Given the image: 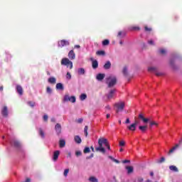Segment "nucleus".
Here are the masks:
<instances>
[{"instance_id": "3c124183", "label": "nucleus", "mask_w": 182, "mask_h": 182, "mask_svg": "<svg viewBox=\"0 0 182 182\" xmlns=\"http://www.w3.org/2000/svg\"><path fill=\"white\" fill-rule=\"evenodd\" d=\"M43 119L44 122H48V119H49V117H48L47 114L43 115Z\"/></svg>"}, {"instance_id": "864d4df0", "label": "nucleus", "mask_w": 182, "mask_h": 182, "mask_svg": "<svg viewBox=\"0 0 182 182\" xmlns=\"http://www.w3.org/2000/svg\"><path fill=\"white\" fill-rule=\"evenodd\" d=\"M77 123H82L83 122V119L79 118L78 119H76Z\"/></svg>"}, {"instance_id": "7c9ffc66", "label": "nucleus", "mask_w": 182, "mask_h": 182, "mask_svg": "<svg viewBox=\"0 0 182 182\" xmlns=\"http://www.w3.org/2000/svg\"><path fill=\"white\" fill-rule=\"evenodd\" d=\"M178 147V144H176L168 152V154H171V153H174V150H176Z\"/></svg>"}, {"instance_id": "2eb2a0df", "label": "nucleus", "mask_w": 182, "mask_h": 182, "mask_svg": "<svg viewBox=\"0 0 182 182\" xmlns=\"http://www.w3.org/2000/svg\"><path fill=\"white\" fill-rule=\"evenodd\" d=\"M59 154H60V151H55L53 153V161H56L58 159H59Z\"/></svg>"}, {"instance_id": "09e8293b", "label": "nucleus", "mask_w": 182, "mask_h": 182, "mask_svg": "<svg viewBox=\"0 0 182 182\" xmlns=\"http://www.w3.org/2000/svg\"><path fill=\"white\" fill-rule=\"evenodd\" d=\"M28 105H29V106H31V107H35V102H28Z\"/></svg>"}, {"instance_id": "5701e85b", "label": "nucleus", "mask_w": 182, "mask_h": 182, "mask_svg": "<svg viewBox=\"0 0 182 182\" xmlns=\"http://www.w3.org/2000/svg\"><path fill=\"white\" fill-rule=\"evenodd\" d=\"M56 89L57 90H63V84L58 82L56 84Z\"/></svg>"}, {"instance_id": "0e129e2a", "label": "nucleus", "mask_w": 182, "mask_h": 182, "mask_svg": "<svg viewBox=\"0 0 182 182\" xmlns=\"http://www.w3.org/2000/svg\"><path fill=\"white\" fill-rule=\"evenodd\" d=\"M0 92H4V86L0 87Z\"/></svg>"}, {"instance_id": "ddd939ff", "label": "nucleus", "mask_w": 182, "mask_h": 182, "mask_svg": "<svg viewBox=\"0 0 182 182\" xmlns=\"http://www.w3.org/2000/svg\"><path fill=\"white\" fill-rule=\"evenodd\" d=\"M101 140L102 141V144H105L107 149L108 150H110V144H109V141H107V139L102 137Z\"/></svg>"}, {"instance_id": "a211bd4d", "label": "nucleus", "mask_w": 182, "mask_h": 182, "mask_svg": "<svg viewBox=\"0 0 182 182\" xmlns=\"http://www.w3.org/2000/svg\"><path fill=\"white\" fill-rule=\"evenodd\" d=\"M59 146L60 149H63V147L66 146V141H65V139H60Z\"/></svg>"}, {"instance_id": "cd10ccee", "label": "nucleus", "mask_w": 182, "mask_h": 182, "mask_svg": "<svg viewBox=\"0 0 182 182\" xmlns=\"http://www.w3.org/2000/svg\"><path fill=\"white\" fill-rule=\"evenodd\" d=\"M96 55H97L98 56H105V55H106V53L105 52V50H98L96 52Z\"/></svg>"}, {"instance_id": "412c9836", "label": "nucleus", "mask_w": 182, "mask_h": 182, "mask_svg": "<svg viewBox=\"0 0 182 182\" xmlns=\"http://www.w3.org/2000/svg\"><path fill=\"white\" fill-rule=\"evenodd\" d=\"M74 140L77 144H80V143H82V139L77 135L75 136Z\"/></svg>"}, {"instance_id": "052dcab7", "label": "nucleus", "mask_w": 182, "mask_h": 182, "mask_svg": "<svg viewBox=\"0 0 182 182\" xmlns=\"http://www.w3.org/2000/svg\"><path fill=\"white\" fill-rule=\"evenodd\" d=\"M133 29L134 31H140V27H134Z\"/></svg>"}, {"instance_id": "c9c22d12", "label": "nucleus", "mask_w": 182, "mask_h": 182, "mask_svg": "<svg viewBox=\"0 0 182 182\" xmlns=\"http://www.w3.org/2000/svg\"><path fill=\"white\" fill-rule=\"evenodd\" d=\"M89 181H90V182H99V181H97V178H96L94 176L90 177Z\"/></svg>"}, {"instance_id": "e433bc0d", "label": "nucleus", "mask_w": 182, "mask_h": 182, "mask_svg": "<svg viewBox=\"0 0 182 182\" xmlns=\"http://www.w3.org/2000/svg\"><path fill=\"white\" fill-rule=\"evenodd\" d=\"M77 73L78 75H85V68H79Z\"/></svg>"}, {"instance_id": "a19ab883", "label": "nucleus", "mask_w": 182, "mask_h": 182, "mask_svg": "<svg viewBox=\"0 0 182 182\" xmlns=\"http://www.w3.org/2000/svg\"><path fill=\"white\" fill-rule=\"evenodd\" d=\"M88 129H89V127L87 126H85V128H84V133H85V137H87V134H89L87 133Z\"/></svg>"}, {"instance_id": "7ed1b4c3", "label": "nucleus", "mask_w": 182, "mask_h": 182, "mask_svg": "<svg viewBox=\"0 0 182 182\" xmlns=\"http://www.w3.org/2000/svg\"><path fill=\"white\" fill-rule=\"evenodd\" d=\"M99 146L95 148V151H100L102 154H106V149L103 147V141H102V138L98 139Z\"/></svg>"}, {"instance_id": "aec40b11", "label": "nucleus", "mask_w": 182, "mask_h": 182, "mask_svg": "<svg viewBox=\"0 0 182 182\" xmlns=\"http://www.w3.org/2000/svg\"><path fill=\"white\" fill-rule=\"evenodd\" d=\"M110 68H112V63H110V61H107L106 63L104 65V69L107 70L108 69H110Z\"/></svg>"}, {"instance_id": "b1692460", "label": "nucleus", "mask_w": 182, "mask_h": 182, "mask_svg": "<svg viewBox=\"0 0 182 182\" xmlns=\"http://www.w3.org/2000/svg\"><path fill=\"white\" fill-rule=\"evenodd\" d=\"M126 170H127L128 174H132V173H133L134 169L133 166H126Z\"/></svg>"}, {"instance_id": "f704fd0d", "label": "nucleus", "mask_w": 182, "mask_h": 182, "mask_svg": "<svg viewBox=\"0 0 182 182\" xmlns=\"http://www.w3.org/2000/svg\"><path fill=\"white\" fill-rule=\"evenodd\" d=\"M149 126H150V127H153V126H159V124H157V122H156V121H151L149 122Z\"/></svg>"}, {"instance_id": "de8ad7c7", "label": "nucleus", "mask_w": 182, "mask_h": 182, "mask_svg": "<svg viewBox=\"0 0 182 182\" xmlns=\"http://www.w3.org/2000/svg\"><path fill=\"white\" fill-rule=\"evenodd\" d=\"M144 29H145L146 32H151V31H152L151 28H149L148 26H145Z\"/></svg>"}, {"instance_id": "423d86ee", "label": "nucleus", "mask_w": 182, "mask_h": 182, "mask_svg": "<svg viewBox=\"0 0 182 182\" xmlns=\"http://www.w3.org/2000/svg\"><path fill=\"white\" fill-rule=\"evenodd\" d=\"M64 102H71V103H75L76 102V97L75 96L70 97L69 95H65L63 98Z\"/></svg>"}, {"instance_id": "ea45409f", "label": "nucleus", "mask_w": 182, "mask_h": 182, "mask_svg": "<svg viewBox=\"0 0 182 182\" xmlns=\"http://www.w3.org/2000/svg\"><path fill=\"white\" fill-rule=\"evenodd\" d=\"M39 134L43 139L45 137V132L42 130V128L39 129Z\"/></svg>"}, {"instance_id": "4d7b16f0", "label": "nucleus", "mask_w": 182, "mask_h": 182, "mask_svg": "<svg viewBox=\"0 0 182 182\" xmlns=\"http://www.w3.org/2000/svg\"><path fill=\"white\" fill-rule=\"evenodd\" d=\"M170 65H171V66L173 68V69H174V61L171 60V61H170Z\"/></svg>"}, {"instance_id": "f8f14e48", "label": "nucleus", "mask_w": 182, "mask_h": 182, "mask_svg": "<svg viewBox=\"0 0 182 182\" xmlns=\"http://www.w3.org/2000/svg\"><path fill=\"white\" fill-rule=\"evenodd\" d=\"M68 58L70 59V60H74L76 58V54L75 53V51L73 50H70L68 53Z\"/></svg>"}, {"instance_id": "20e7f679", "label": "nucleus", "mask_w": 182, "mask_h": 182, "mask_svg": "<svg viewBox=\"0 0 182 182\" xmlns=\"http://www.w3.org/2000/svg\"><path fill=\"white\" fill-rule=\"evenodd\" d=\"M114 107L116 109V112L119 113V112H123L124 109V102H119L114 104Z\"/></svg>"}, {"instance_id": "0eeeda50", "label": "nucleus", "mask_w": 182, "mask_h": 182, "mask_svg": "<svg viewBox=\"0 0 182 182\" xmlns=\"http://www.w3.org/2000/svg\"><path fill=\"white\" fill-rule=\"evenodd\" d=\"M70 43L66 40H61L58 42V46L60 48H63V46H69Z\"/></svg>"}, {"instance_id": "bf43d9fd", "label": "nucleus", "mask_w": 182, "mask_h": 182, "mask_svg": "<svg viewBox=\"0 0 182 182\" xmlns=\"http://www.w3.org/2000/svg\"><path fill=\"white\" fill-rule=\"evenodd\" d=\"M93 156H94V154H91L90 156H87V159H92Z\"/></svg>"}, {"instance_id": "4be33fe9", "label": "nucleus", "mask_w": 182, "mask_h": 182, "mask_svg": "<svg viewBox=\"0 0 182 182\" xmlns=\"http://www.w3.org/2000/svg\"><path fill=\"white\" fill-rule=\"evenodd\" d=\"M116 92V90H111L107 95V98L108 99H112L113 98V95H114V92Z\"/></svg>"}, {"instance_id": "8fccbe9b", "label": "nucleus", "mask_w": 182, "mask_h": 182, "mask_svg": "<svg viewBox=\"0 0 182 182\" xmlns=\"http://www.w3.org/2000/svg\"><path fill=\"white\" fill-rule=\"evenodd\" d=\"M46 92L50 95V93H52V89H50V87H47Z\"/></svg>"}, {"instance_id": "603ef678", "label": "nucleus", "mask_w": 182, "mask_h": 182, "mask_svg": "<svg viewBox=\"0 0 182 182\" xmlns=\"http://www.w3.org/2000/svg\"><path fill=\"white\" fill-rule=\"evenodd\" d=\"M159 53H161V55H166V50L164 49L159 50Z\"/></svg>"}, {"instance_id": "e2e57ef3", "label": "nucleus", "mask_w": 182, "mask_h": 182, "mask_svg": "<svg viewBox=\"0 0 182 182\" xmlns=\"http://www.w3.org/2000/svg\"><path fill=\"white\" fill-rule=\"evenodd\" d=\"M74 48L75 49H80V46L79 45H75Z\"/></svg>"}, {"instance_id": "c756f323", "label": "nucleus", "mask_w": 182, "mask_h": 182, "mask_svg": "<svg viewBox=\"0 0 182 182\" xmlns=\"http://www.w3.org/2000/svg\"><path fill=\"white\" fill-rule=\"evenodd\" d=\"M108 159H110V160H112V161H114V163H117V164H119V163H120V161L114 158H113V156H109Z\"/></svg>"}, {"instance_id": "39448f33", "label": "nucleus", "mask_w": 182, "mask_h": 182, "mask_svg": "<svg viewBox=\"0 0 182 182\" xmlns=\"http://www.w3.org/2000/svg\"><path fill=\"white\" fill-rule=\"evenodd\" d=\"M134 122L130 125H128L127 127V129H128V130H129L130 132H136V127L137 126V124H139V123H140L139 122V120H137V117L134 118Z\"/></svg>"}, {"instance_id": "6e6552de", "label": "nucleus", "mask_w": 182, "mask_h": 182, "mask_svg": "<svg viewBox=\"0 0 182 182\" xmlns=\"http://www.w3.org/2000/svg\"><path fill=\"white\" fill-rule=\"evenodd\" d=\"M1 114L3 117H8L9 112L8 107L4 106L1 109Z\"/></svg>"}, {"instance_id": "2f4dec72", "label": "nucleus", "mask_w": 182, "mask_h": 182, "mask_svg": "<svg viewBox=\"0 0 182 182\" xmlns=\"http://www.w3.org/2000/svg\"><path fill=\"white\" fill-rule=\"evenodd\" d=\"M148 70L149 72H154L156 73L157 72V68H156V67H149L148 68Z\"/></svg>"}, {"instance_id": "bb28decb", "label": "nucleus", "mask_w": 182, "mask_h": 182, "mask_svg": "<svg viewBox=\"0 0 182 182\" xmlns=\"http://www.w3.org/2000/svg\"><path fill=\"white\" fill-rule=\"evenodd\" d=\"M134 182H144V178H143L141 176H138L135 178Z\"/></svg>"}, {"instance_id": "c03bdc74", "label": "nucleus", "mask_w": 182, "mask_h": 182, "mask_svg": "<svg viewBox=\"0 0 182 182\" xmlns=\"http://www.w3.org/2000/svg\"><path fill=\"white\" fill-rule=\"evenodd\" d=\"M155 75L156 76H164V73L159 72L156 70V72H155Z\"/></svg>"}, {"instance_id": "a878e982", "label": "nucleus", "mask_w": 182, "mask_h": 182, "mask_svg": "<svg viewBox=\"0 0 182 182\" xmlns=\"http://www.w3.org/2000/svg\"><path fill=\"white\" fill-rule=\"evenodd\" d=\"M48 82L51 83L52 85H55V83H56V78H55L54 77L48 78Z\"/></svg>"}, {"instance_id": "c85d7f7f", "label": "nucleus", "mask_w": 182, "mask_h": 182, "mask_svg": "<svg viewBox=\"0 0 182 182\" xmlns=\"http://www.w3.org/2000/svg\"><path fill=\"white\" fill-rule=\"evenodd\" d=\"M169 169L171 170V171H175L176 173L178 171V168H177V166H169Z\"/></svg>"}, {"instance_id": "9b49d317", "label": "nucleus", "mask_w": 182, "mask_h": 182, "mask_svg": "<svg viewBox=\"0 0 182 182\" xmlns=\"http://www.w3.org/2000/svg\"><path fill=\"white\" fill-rule=\"evenodd\" d=\"M90 60L92 61V69H97L99 68V63L97 61V60L90 58Z\"/></svg>"}, {"instance_id": "a18cd8bd", "label": "nucleus", "mask_w": 182, "mask_h": 182, "mask_svg": "<svg viewBox=\"0 0 182 182\" xmlns=\"http://www.w3.org/2000/svg\"><path fill=\"white\" fill-rule=\"evenodd\" d=\"M119 146L120 147H124V146H126V142L124 141H120Z\"/></svg>"}, {"instance_id": "338daca9", "label": "nucleus", "mask_w": 182, "mask_h": 182, "mask_svg": "<svg viewBox=\"0 0 182 182\" xmlns=\"http://www.w3.org/2000/svg\"><path fill=\"white\" fill-rule=\"evenodd\" d=\"M68 157H72V154L70 152L68 153Z\"/></svg>"}, {"instance_id": "774afa93", "label": "nucleus", "mask_w": 182, "mask_h": 182, "mask_svg": "<svg viewBox=\"0 0 182 182\" xmlns=\"http://www.w3.org/2000/svg\"><path fill=\"white\" fill-rule=\"evenodd\" d=\"M150 176H151V177H153V176H154V173L153 171H151L150 172Z\"/></svg>"}, {"instance_id": "58836bf2", "label": "nucleus", "mask_w": 182, "mask_h": 182, "mask_svg": "<svg viewBox=\"0 0 182 182\" xmlns=\"http://www.w3.org/2000/svg\"><path fill=\"white\" fill-rule=\"evenodd\" d=\"M109 43H110V41L107 39H105L102 41L103 46H107V45H109Z\"/></svg>"}, {"instance_id": "f3484780", "label": "nucleus", "mask_w": 182, "mask_h": 182, "mask_svg": "<svg viewBox=\"0 0 182 182\" xmlns=\"http://www.w3.org/2000/svg\"><path fill=\"white\" fill-rule=\"evenodd\" d=\"M16 91L20 95V96H22L23 95V89L22 88V86L21 85H17L16 86Z\"/></svg>"}, {"instance_id": "f257e3e1", "label": "nucleus", "mask_w": 182, "mask_h": 182, "mask_svg": "<svg viewBox=\"0 0 182 182\" xmlns=\"http://www.w3.org/2000/svg\"><path fill=\"white\" fill-rule=\"evenodd\" d=\"M117 83V78L115 76H109L107 78L108 87H113Z\"/></svg>"}, {"instance_id": "dca6fc26", "label": "nucleus", "mask_w": 182, "mask_h": 182, "mask_svg": "<svg viewBox=\"0 0 182 182\" xmlns=\"http://www.w3.org/2000/svg\"><path fill=\"white\" fill-rule=\"evenodd\" d=\"M147 125H140L139 127V129L140 130V132H141V133H146V132H147Z\"/></svg>"}, {"instance_id": "4468645a", "label": "nucleus", "mask_w": 182, "mask_h": 182, "mask_svg": "<svg viewBox=\"0 0 182 182\" xmlns=\"http://www.w3.org/2000/svg\"><path fill=\"white\" fill-rule=\"evenodd\" d=\"M105 76H106V75H105L103 73H99L97 75L96 79H97V80L102 82V80H103V79H105Z\"/></svg>"}, {"instance_id": "680f3d73", "label": "nucleus", "mask_w": 182, "mask_h": 182, "mask_svg": "<svg viewBox=\"0 0 182 182\" xmlns=\"http://www.w3.org/2000/svg\"><path fill=\"white\" fill-rule=\"evenodd\" d=\"M125 123H126L127 124H129V123H130V119L127 118V120H126V122H125Z\"/></svg>"}, {"instance_id": "9d476101", "label": "nucleus", "mask_w": 182, "mask_h": 182, "mask_svg": "<svg viewBox=\"0 0 182 182\" xmlns=\"http://www.w3.org/2000/svg\"><path fill=\"white\" fill-rule=\"evenodd\" d=\"M55 130L58 136H59L62 133V126H60V124H55Z\"/></svg>"}, {"instance_id": "4c0bfd02", "label": "nucleus", "mask_w": 182, "mask_h": 182, "mask_svg": "<svg viewBox=\"0 0 182 182\" xmlns=\"http://www.w3.org/2000/svg\"><path fill=\"white\" fill-rule=\"evenodd\" d=\"M164 161H166V158L161 157V159H159L156 161V163H158V164H161V163H164Z\"/></svg>"}, {"instance_id": "49530a36", "label": "nucleus", "mask_w": 182, "mask_h": 182, "mask_svg": "<svg viewBox=\"0 0 182 182\" xmlns=\"http://www.w3.org/2000/svg\"><path fill=\"white\" fill-rule=\"evenodd\" d=\"M63 174L65 177H68V174H69V168L65 169Z\"/></svg>"}, {"instance_id": "79ce46f5", "label": "nucleus", "mask_w": 182, "mask_h": 182, "mask_svg": "<svg viewBox=\"0 0 182 182\" xmlns=\"http://www.w3.org/2000/svg\"><path fill=\"white\" fill-rule=\"evenodd\" d=\"M66 79H68V80H70V79H72V75H70V73L68 72L66 75H65Z\"/></svg>"}, {"instance_id": "72a5a7b5", "label": "nucleus", "mask_w": 182, "mask_h": 182, "mask_svg": "<svg viewBox=\"0 0 182 182\" xmlns=\"http://www.w3.org/2000/svg\"><path fill=\"white\" fill-rule=\"evenodd\" d=\"M87 98V95H86V94H81V95L80 96V99L82 101L86 100Z\"/></svg>"}, {"instance_id": "5fc2aeb1", "label": "nucleus", "mask_w": 182, "mask_h": 182, "mask_svg": "<svg viewBox=\"0 0 182 182\" xmlns=\"http://www.w3.org/2000/svg\"><path fill=\"white\" fill-rule=\"evenodd\" d=\"M148 43H149V45L154 46V41H153V40H149V41H148Z\"/></svg>"}, {"instance_id": "37998d69", "label": "nucleus", "mask_w": 182, "mask_h": 182, "mask_svg": "<svg viewBox=\"0 0 182 182\" xmlns=\"http://www.w3.org/2000/svg\"><path fill=\"white\" fill-rule=\"evenodd\" d=\"M90 151V148L89 147H85L83 150V153H85V154H87V153H89Z\"/></svg>"}, {"instance_id": "f03ea898", "label": "nucleus", "mask_w": 182, "mask_h": 182, "mask_svg": "<svg viewBox=\"0 0 182 182\" xmlns=\"http://www.w3.org/2000/svg\"><path fill=\"white\" fill-rule=\"evenodd\" d=\"M61 65L63 66H66L67 68H69L70 69L73 68V63L69 60V58H64L61 60Z\"/></svg>"}, {"instance_id": "393cba45", "label": "nucleus", "mask_w": 182, "mask_h": 182, "mask_svg": "<svg viewBox=\"0 0 182 182\" xmlns=\"http://www.w3.org/2000/svg\"><path fill=\"white\" fill-rule=\"evenodd\" d=\"M126 36V32L124 31H119L117 34V38H124Z\"/></svg>"}, {"instance_id": "13d9d810", "label": "nucleus", "mask_w": 182, "mask_h": 182, "mask_svg": "<svg viewBox=\"0 0 182 182\" xmlns=\"http://www.w3.org/2000/svg\"><path fill=\"white\" fill-rule=\"evenodd\" d=\"M122 163L124 164H126V163H130V160H124V161H122Z\"/></svg>"}, {"instance_id": "473e14b6", "label": "nucleus", "mask_w": 182, "mask_h": 182, "mask_svg": "<svg viewBox=\"0 0 182 182\" xmlns=\"http://www.w3.org/2000/svg\"><path fill=\"white\" fill-rule=\"evenodd\" d=\"M122 73H123L124 76H128L129 73H127V67H124Z\"/></svg>"}, {"instance_id": "69168bd1", "label": "nucleus", "mask_w": 182, "mask_h": 182, "mask_svg": "<svg viewBox=\"0 0 182 182\" xmlns=\"http://www.w3.org/2000/svg\"><path fill=\"white\" fill-rule=\"evenodd\" d=\"M51 122L53 123H55V122H56V119L55 118H51Z\"/></svg>"}, {"instance_id": "6ab92c4d", "label": "nucleus", "mask_w": 182, "mask_h": 182, "mask_svg": "<svg viewBox=\"0 0 182 182\" xmlns=\"http://www.w3.org/2000/svg\"><path fill=\"white\" fill-rule=\"evenodd\" d=\"M11 144H14V147H16L17 149H20L21 147V142L18 141H11Z\"/></svg>"}, {"instance_id": "6e6d98bb", "label": "nucleus", "mask_w": 182, "mask_h": 182, "mask_svg": "<svg viewBox=\"0 0 182 182\" xmlns=\"http://www.w3.org/2000/svg\"><path fill=\"white\" fill-rule=\"evenodd\" d=\"M81 154H82V152H81L80 151H77L75 152V155H76L77 156H80Z\"/></svg>"}, {"instance_id": "1a4fd4ad", "label": "nucleus", "mask_w": 182, "mask_h": 182, "mask_svg": "<svg viewBox=\"0 0 182 182\" xmlns=\"http://www.w3.org/2000/svg\"><path fill=\"white\" fill-rule=\"evenodd\" d=\"M138 119H139V120H142L143 122L145 124L149 123V122H150V119H149V118L144 117V115L143 114V113H140L139 114Z\"/></svg>"}]
</instances>
